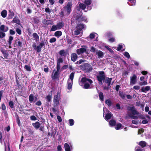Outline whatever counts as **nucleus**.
<instances>
[{
  "label": "nucleus",
  "mask_w": 151,
  "mask_h": 151,
  "mask_svg": "<svg viewBox=\"0 0 151 151\" xmlns=\"http://www.w3.org/2000/svg\"><path fill=\"white\" fill-rule=\"evenodd\" d=\"M57 150L58 151H61L62 147L60 145H58L57 147Z\"/></svg>",
  "instance_id": "nucleus-60"
},
{
  "label": "nucleus",
  "mask_w": 151,
  "mask_h": 151,
  "mask_svg": "<svg viewBox=\"0 0 151 151\" xmlns=\"http://www.w3.org/2000/svg\"><path fill=\"white\" fill-rule=\"evenodd\" d=\"M42 48L39 45L37 46L36 50L37 52H39L41 51V48Z\"/></svg>",
  "instance_id": "nucleus-48"
},
{
  "label": "nucleus",
  "mask_w": 151,
  "mask_h": 151,
  "mask_svg": "<svg viewBox=\"0 0 151 151\" xmlns=\"http://www.w3.org/2000/svg\"><path fill=\"white\" fill-rule=\"evenodd\" d=\"M122 127L121 124L120 123H118L116 125V126L115 127V128L116 130H119Z\"/></svg>",
  "instance_id": "nucleus-33"
},
{
  "label": "nucleus",
  "mask_w": 151,
  "mask_h": 151,
  "mask_svg": "<svg viewBox=\"0 0 151 151\" xmlns=\"http://www.w3.org/2000/svg\"><path fill=\"white\" fill-rule=\"evenodd\" d=\"M122 46L120 45H119L117 50L118 51L120 50H121L122 51H123L124 49L122 50Z\"/></svg>",
  "instance_id": "nucleus-55"
},
{
  "label": "nucleus",
  "mask_w": 151,
  "mask_h": 151,
  "mask_svg": "<svg viewBox=\"0 0 151 151\" xmlns=\"http://www.w3.org/2000/svg\"><path fill=\"white\" fill-rule=\"evenodd\" d=\"M16 31L17 33L19 35H20L21 33V30L19 28H17L16 29Z\"/></svg>",
  "instance_id": "nucleus-61"
},
{
  "label": "nucleus",
  "mask_w": 151,
  "mask_h": 151,
  "mask_svg": "<svg viewBox=\"0 0 151 151\" xmlns=\"http://www.w3.org/2000/svg\"><path fill=\"white\" fill-rule=\"evenodd\" d=\"M128 110L131 112V113L128 112V115L130 117L133 119L138 118L136 115H138L139 113L133 107H128Z\"/></svg>",
  "instance_id": "nucleus-2"
},
{
  "label": "nucleus",
  "mask_w": 151,
  "mask_h": 151,
  "mask_svg": "<svg viewBox=\"0 0 151 151\" xmlns=\"http://www.w3.org/2000/svg\"><path fill=\"white\" fill-rule=\"evenodd\" d=\"M150 87L149 86H146L145 88H141L142 91L146 93L147 91L150 90Z\"/></svg>",
  "instance_id": "nucleus-22"
},
{
  "label": "nucleus",
  "mask_w": 151,
  "mask_h": 151,
  "mask_svg": "<svg viewBox=\"0 0 151 151\" xmlns=\"http://www.w3.org/2000/svg\"><path fill=\"white\" fill-rule=\"evenodd\" d=\"M42 103L40 101H37L36 103V104L38 106H40L41 105Z\"/></svg>",
  "instance_id": "nucleus-64"
},
{
  "label": "nucleus",
  "mask_w": 151,
  "mask_h": 151,
  "mask_svg": "<svg viewBox=\"0 0 151 151\" xmlns=\"http://www.w3.org/2000/svg\"><path fill=\"white\" fill-rule=\"evenodd\" d=\"M95 34H96L95 33H92L90 35L89 37L91 39H93L95 36Z\"/></svg>",
  "instance_id": "nucleus-41"
},
{
  "label": "nucleus",
  "mask_w": 151,
  "mask_h": 151,
  "mask_svg": "<svg viewBox=\"0 0 151 151\" xmlns=\"http://www.w3.org/2000/svg\"><path fill=\"white\" fill-rule=\"evenodd\" d=\"M78 6L79 7L80 9L83 10H85L86 8V5L80 3L79 4Z\"/></svg>",
  "instance_id": "nucleus-31"
},
{
  "label": "nucleus",
  "mask_w": 151,
  "mask_h": 151,
  "mask_svg": "<svg viewBox=\"0 0 151 151\" xmlns=\"http://www.w3.org/2000/svg\"><path fill=\"white\" fill-rule=\"evenodd\" d=\"M138 122L139 121L137 119L133 120L132 121V123L135 124H137L138 123Z\"/></svg>",
  "instance_id": "nucleus-49"
},
{
  "label": "nucleus",
  "mask_w": 151,
  "mask_h": 151,
  "mask_svg": "<svg viewBox=\"0 0 151 151\" xmlns=\"http://www.w3.org/2000/svg\"><path fill=\"white\" fill-rule=\"evenodd\" d=\"M147 82L146 81H144L143 82H140L139 83L140 85L142 86L144 85H147Z\"/></svg>",
  "instance_id": "nucleus-56"
},
{
  "label": "nucleus",
  "mask_w": 151,
  "mask_h": 151,
  "mask_svg": "<svg viewBox=\"0 0 151 151\" xmlns=\"http://www.w3.org/2000/svg\"><path fill=\"white\" fill-rule=\"evenodd\" d=\"M123 54L124 56L127 58H130V56L128 52H124Z\"/></svg>",
  "instance_id": "nucleus-40"
},
{
  "label": "nucleus",
  "mask_w": 151,
  "mask_h": 151,
  "mask_svg": "<svg viewBox=\"0 0 151 151\" xmlns=\"http://www.w3.org/2000/svg\"><path fill=\"white\" fill-rule=\"evenodd\" d=\"M72 7V4L70 3H68L66 6V11L67 12V14H69L71 12Z\"/></svg>",
  "instance_id": "nucleus-12"
},
{
  "label": "nucleus",
  "mask_w": 151,
  "mask_h": 151,
  "mask_svg": "<svg viewBox=\"0 0 151 151\" xmlns=\"http://www.w3.org/2000/svg\"><path fill=\"white\" fill-rule=\"evenodd\" d=\"M9 105L11 108H12L14 107V104L12 101H10L9 102Z\"/></svg>",
  "instance_id": "nucleus-52"
},
{
  "label": "nucleus",
  "mask_w": 151,
  "mask_h": 151,
  "mask_svg": "<svg viewBox=\"0 0 151 151\" xmlns=\"http://www.w3.org/2000/svg\"><path fill=\"white\" fill-rule=\"evenodd\" d=\"M1 52L3 54L4 57H5V58L6 59H7L9 55L7 51L5 50H1Z\"/></svg>",
  "instance_id": "nucleus-25"
},
{
  "label": "nucleus",
  "mask_w": 151,
  "mask_h": 151,
  "mask_svg": "<svg viewBox=\"0 0 151 151\" xmlns=\"http://www.w3.org/2000/svg\"><path fill=\"white\" fill-rule=\"evenodd\" d=\"M135 151H145L143 149H141L138 146H137L135 148Z\"/></svg>",
  "instance_id": "nucleus-46"
},
{
  "label": "nucleus",
  "mask_w": 151,
  "mask_h": 151,
  "mask_svg": "<svg viewBox=\"0 0 151 151\" xmlns=\"http://www.w3.org/2000/svg\"><path fill=\"white\" fill-rule=\"evenodd\" d=\"M44 70L45 72H47L48 71V68L46 66H45L44 67Z\"/></svg>",
  "instance_id": "nucleus-51"
},
{
  "label": "nucleus",
  "mask_w": 151,
  "mask_h": 151,
  "mask_svg": "<svg viewBox=\"0 0 151 151\" xmlns=\"http://www.w3.org/2000/svg\"><path fill=\"white\" fill-rule=\"evenodd\" d=\"M96 54L98 56V58H100L103 57L104 53L101 51L100 50H98L96 52Z\"/></svg>",
  "instance_id": "nucleus-15"
},
{
  "label": "nucleus",
  "mask_w": 151,
  "mask_h": 151,
  "mask_svg": "<svg viewBox=\"0 0 151 151\" xmlns=\"http://www.w3.org/2000/svg\"><path fill=\"white\" fill-rule=\"evenodd\" d=\"M40 124L38 122L32 123V125L36 129H38L40 127Z\"/></svg>",
  "instance_id": "nucleus-19"
},
{
  "label": "nucleus",
  "mask_w": 151,
  "mask_h": 151,
  "mask_svg": "<svg viewBox=\"0 0 151 151\" xmlns=\"http://www.w3.org/2000/svg\"><path fill=\"white\" fill-rule=\"evenodd\" d=\"M13 40V37L12 36H10L9 37V41H8V44H9V45L10 46L12 44V42Z\"/></svg>",
  "instance_id": "nucleus-36"
},
{
  "label": "nucleus",
  "mask_w": 151,
  "mask_h": 151,
  "mask_svg": "<svg viewBox=\"0 0 151 151\" xmlns=\"http://www.w3.org/2000/svg\"><path fill=\"white\" fill-rule=\"evenodd\" d=\"M105 102L108 106H110L112 104V102L111 100L109 99H107L106 100Z\"/></svg>",
  "instance_id": "nucleus-29"
},
{
  "label": "nucleus",
  "mask_w": 151,
  "mask_h": 151,
  "mask_svg": "<svg viewBox=\"0 0 151 151\" xmlns=\"http://www.w3.org/2000/svg\"><path fill=\"white\" fill-rule=\"evenodd\" d=\"M24 68H25L27 71H31V67L29 66L25 65L24 67Z\"/></svg>",
  "instance_id": "nucleus-38"
},
{
  "label": "nucleus",
  "mask_w": 151,
  "mask_h": 151,
  "mask_svg": "<svg viewBox=\"0 0 151 151\" xmlns=\"http://www.w3.org/2000/svg\"><path fill=\"white\" fill-rule=\"evenodd\" d=\"M57 118L58 120V121L60 122L62 121V119L60 116H57Z\"/></svg>",
  "instance_id": "nucleus-58"
},
{
  "label": "nucleus",
  "mask_w": 151,
  "mask_h": 151,
  "mask_svg": "<svg viewBox=\"0 0 151 151\" xmlns=\"http://www.w3.org/2000/svg\"><path fill=\"white\" fill-rule=\"evenodd\" d=\"M91 51L92 52H96V49L93 47H91Z\"/></svg>",
  "instance_id": "nucleus-54"
},
{
  "label": "nucleus",
  "mask_w": 151,
  "mask_h": 151,
  "mask_svg": "<svg viewBox=\"0 0 151 151\" xmlns=\"http://www.w3.org/2000/svg\"><path fill=\"white\" fill-rule=\"evenodd\" d=\"M116 122L113 120H111L109 122V124L110 126H113L115 125Z\"/></svg>",
  "instance_id": "nucleus-32"
},
{
  "label": "nucleus",
  "mask_w": 151,
  "mask_h": 151,
  "mask_svg": "<svg viewBox=\"0 0 151 151\" xmlns=\"http://www.w3.org/2000/svg\"><path fill=\"white\" fill-rule=\"evenodd\" d=\"M64 23L62 22H60L56 25H53L50 29V31H53L58 29H60L62 28L64 26Z\"/></svg>",
  "instance_id": "nucleus-4"
},
{
  "label": "nucleus",
  "mask_w": 151,
  "mask_h": 151,
  "mask_svg": "<svg viewBox=\"0 0 151 151\" xmlns=\"http://www.w3.org/2000/svg\"><path fill=\"white\" fill-rule=\"evenodd\" d=\"M13 21L14 22L18 24H19L20 23L19 20L18 18L16 17H15L13 19Z\"/></svg>",
  "instance_id": "nucleus-37"
},
{
  "label": "nucleus",
  "mask_w": 151,
  "mask_h": 151,
  "mask_svg": "<svg viewBox=\"0 0 151 151\" xmlns=\"http://www.w3.org/2000/svg\"><path fill=\"white\" fill-rule=\"evenodd\" d=\"M105 77L104 73L103 71H101L99 72V74L97 76V78L100 84H102V81L105 80Z\"/></svg>",
  "instance_id": "nucleus-5"
},
{
  "label": "nucleus",
  "mask_w": 151,
  "mask_h": 151,
  "mask_svg": "<svg viewBox=\"0 0 151 151\" xmlns=\"http://www.w3.org/2000/svg\"><path fill=\"white\" fill-rule=\"evenodd\" d=\"M69 121L70 126H72L74 124V121L73 119H70L69 120Z\"/></svg>",
  "instance_id": "nucleus-45"
},
{
  "label": "nucleus",
  "mask_w": 151,
  "mask_h": 151,
  "mask_svg": "<svg viewBox=\"0 0 151 151\" xmlns=\"http://www.w3.org/2000/svg\"><path fill=\"white\" fill-rule=\"evenodd\" d=\"M14 15V14L12 12L10 14H9V19L12 18L13 17Z\"/></svg>",
  "instance_id": "nucleus-53"
},
{
  "label": "nucleus",
  "mask_w": 151,
  "mask_h": 151,
  "mask_svg": "<svg viewBox=\"0 0 151 151\" xmlns=\"http://www.w3.org/2000/svg\"><path fill=\"white\" fill-rule=\"evenodd\" d=\"M81 31L79 29H78L76 28V30L74 31V34L75 35H78L80 34Z\"/></svg>",
  "instance_id": "nucleus-42"
},
{
  "label": "nucleus",
  "mask_w": 151,
  "mask_h": 151,
  "mask_svg": "<svg viewBox=\"0 0 151 151\" xmlns=\"http://www.w3.org/2000/svg\"><path fill=\"white\" fill-rule=\"evenodd\" d=\"M1 108L3 110H4L6 109V106L4 104H2Z\"/></svg>",
  "instance_id": "nucleus-62"
},
{
  "label": "nucleus",
  "mask_w": 151,
  "mask_h": 151,
  "mask_svg": "<svg viewBox=\"0 0 151 151\" xmlns=\"http://www.w3.org/2000/svg\"><path fill=\"white\" fill-rule=\"evenodd\" d=\"M55 35L58 37H59L62 35V32L60 31H58L55 33Z\"/></svg>",
  "instance_id": "nucleus-24"
},
{
  "label": "nucleus",
  "mask_w": 151,
  "mask_h": 151,
  "mask_svg": "<svg viewBox=\"0 0 151 151\" xmlns=\"http://www.w3.org/2000/svg\"><path fill=\"white\" fill-rule=\"evenodd\" d=\"M109 41L111 42H113L115 41V39L112 37L109 39Z\"/></svg>",
  "instance_id": "nucleus-63"
},
{
  "label": "nucleus",
  "mask_w": 151,
  "mask_h": 151,
  "mask_svg": "<svg viewBox=\"0 0 151 151\" xmlns=\"http://www.w3.org/2000/svg\"><path fill=\"white\" fill-rule=\"evenodd\" d=\"M16 43L17 44V45L18 46L21 47L22 46V42L19 40H17L16 41Z\"/></svg>",
  "instance_id": "nucleus-35"
},
{
  "label": "nucleus",
  "mask_w": 151,
  "mask_h": 151,
  "mask_svg": "<svg viewBox=\"0 0 151 151\" xmlns=\"http://www.w3.org/2000/svg\"><path fill=\"white\" fill-rule=\"evenodd\" d=\"M42 23L45 25L52 24H53V21L52 20L46 19L43 20Z\"/></svg>",
  "instance_id": "nucleus-13"
},
{
  "label": "nucleus",
  "mask_w": 151,
  "mask_h": 151,
  "mask_svg": "<svg viewBox=\"0 0 151 151\" xmlns=\"http://www.w3.org/2000/svg\"><path fill=\"white\" fill-rule=\"evenodd\" d=\"M56 41V38L55 37H53L50 39V42L52 43L55 42Z\"/></svg>",
  "instance_id": "nucleus-47"
},
{
  "label": "nucleus",
  "mask_w": 151,
  "mask_h": 151,
  "mask_svg": "<svg viewBox=\"0 0 151 151\" xmlns=\"http://www.w3.org/2000/svg\"><path fill=\"white\" fill-rule=\"evenodd\" d=\"M30 118L31 120H37V118L34 116H30Z\"/></svg>",
  "instance_id": "nucleus-50"
},
{
  "label": "nucleus",
  "mask_w": 151,
  "mask_h": 151,
  "mask_svg": "<svg viewBox=\"0 0 151 151\" xmlns=\"http://www.w3.org/2000/svg\"><path fill=\"white\" fill-rule=\"evenodd\" d=\"M1 15L3 18L6 17L7 15V11L6 10H4L2 11L1 13Z\"/></svg>",
  "instance_id": "nucleus-26"
},
{
  "label": "nucleus",
  "mask_w": 151,
  "mask_h": 151,
  "mask_svg": "<svg viewBox=\"0 0 151 151\" xmlns=\"http://www.w3.org/2000/svg\"><path fill=\"white\" fill-rule=\"evenodd\" d=\"M91 3V0H85L84 1V3L86 5L88 6L90 5Z\"/></svg>",
  "instance_id": "nucleus-39"
},
{
  "label": "nucleus",
  "mask_w": 151,
  "mask_h": 151,
  "mask_svg": "<svg viewBox=\"0 0 151 151\" xmlns=\"http://www.w3.org/2000/svg\"><path fill=\"white\" fill-rule=\"evenodd\" d=\"M112 80L111 78H106V82L108 83V85L109 86L110 85V83Z\"/></svg>",
  "instance_id": "nucleus-28"
},
{
  "label": "nucleus",
  "mask_w": 151,
  "mask_h": 151,
  "mask_svg": "<svg viewBox=\"0 0 151 151\" xmlns=\"http://www.w3.org/2000/svg\"><path fill=\"white\" fill-rule=\"evenodd\" d=\"M60 99V92L58 91L56 94L55 95L53 98V105L54 107H57L58 106Z\"/></svg>",
  "instance_id": "nucleus-3"
},
{
  "label": "nucleus",
  "mask_w": 151,
  "mask_h": 151,
  "mask_svg": "<svg viewBox=\"0 0 151 151\" xmlns=\"http://www.w3.org/2000/svg\"><path fill=\"white\" fill-rule=\"evenodd\" d=\"M59 71L60 70L58 71L57 69L56 70H54L52 75V79H56L59 78L58 73Z\"/></svg>",
  "instance_id": "nucleus-10"
},
{
  "label": "nucleus",
  "mask_w": 151,
  "mask_h": 151,
  "mask_svg": "<svg viewBox=\"0 0 151 151\" xmlns=\"http://www.w3.org/2000/svg\"><path fill=\"white\" fill-rule=\"evenodd\" d=\"M8 30V27L4 25H2L0 27V30L3 32H6Z\"/></svg>",
  "instance_id": "nucleus-16"
},
{
  "label": "nucleus",
  "mask_w": 151,
  "mask_h": 151,
  "mask_svg": "<svg viewBox=\"0 0 151 151\" xmlns=\"http://www.w3.org/2000/svg\"><path fill=\"white\" fill-rule=\"evenodd\" d=\"M65 53V51L64 50H62L60 51L59 52L60 55L61 56H63L64 55Z\"/></svg>",
  "instance_id": "nucleus-44"
},
{
  "label": "nucleus",
  "mask_w": 151,
  "mask_h": 151,
  "mask_svg": "<svg viewBox=\"0 0 151 151\" xmlns=\"http://www.w3.org/2000/svg\"><path fill=\"white\" fill-rule=\"evenodd\" d=\"M71 59L73 62L75 61L77 58V55L75 53H73L71 55Z\"/></svg>",
  "instance_id": "nucleus-17"
},
{
  "label": "nucleus",
  "mask_w": 151,
  "mask_h": 151,
  "mask_svg": "<svg viewBox=\"0 0 151 151\" xmlns=\"http://www.w3.org/2000/svg\"><path fill=\"white\" fill-rule=\"evenodd\" d=\"M88 47L85 45L81 46V48L78 49L76 50L77 54L78 55L81 54L84 52L87 53L88 51Z\"/></svg>",
  "instance_id": "nucleus-7"
},
{
  "label": "nucleus",
  "mask_w": 151,
  "mask_h": 151,
  "mask_svg": "<svg viewBox=\"0 0 151 151\" xmlns=\"http://www.w3.org/2000/svg\"><path fill=\"white\" fill-rule=\"evenodd\" d=\"M133 88L135 90H139L140 88V87L138 86H135L133 87Z\"/></svg>",
  "instance_id": "nucleus-57"
},
{
  "label": "nucleus",
  "mask_w": 151,
  "mask_h": 151,
  "mask_svg": "<svg viewBox=\"0 0 151 151\" xmlns=\"http://www.w3.org/2000/svg\"><path fill=\"white\" fill-rule=\"evenodd\" d=\"M74 77V73H71L67 82L68 88L69 90L71 89L72 88L73 83V79Z\"/></svg>",
  "instance_id": "nucleus-6"
},
{
  "label": "nucleus",
  "mask_w": 151,
  "mask_h": 151,
  "mask_svg": "<svg viewBox=\"0 0 151 151\" xmlns=\"http://www.w3.org/2000/svg\"><path fill=\"white\" fill-rule=\"evenodd\" d=\"M46 99L48 101H50L52 99L51 95L50 94H49L47 96Z\"/></svg>",
  "instance_id": "nucleus-43"
},
{
  "label": "nucleus",
  "mask_w": 151,
  "mask_h": 151,
  "mask_svg": "<svg viewBox=\"0 0 151 151\" xmlns=\"http://www.w3.org/2000/svg\"><path fill=\"white\" fill-rule=\"evenodd\" d=\"M33 37L34 40L36 42H38L39 40V37L38 35L36 33H34L33 34Z\"/></svg>",
  "instance_id": "nucleus-18"
},
{
  "label": "nucleus",
  "mask_w": 151,
  "mask_h": 151,
  "mask_svg": "<svg viewBox=\"0 0 151 151\" xmlns=\"http://www.w3.org/2000/svg\"><path fill=\"white\" fill-rule=\"evenodd\" d=\"M84 27V26L82 23H80L79 24H78L76 27V28L80 30H81Z\"/></svg>",
  "instance_id": "nucleus-21"
},
{
  "label": "nucleus",
  "mask_w": 151,
  "mask_h": 151,
  "mask_svg": "<svg viewBox=\"0 0 151 151\" xmlns=\"http://www.w3.org/2000/svg\"><path fill=\"white\" fill-rule=\"evenodd\" d=\"M129 1L131 3V4H130L129 2L128 3V4H129V5L133 6L135 5L136 3L135 0H129Z\"/></svg>",
  "instance_id": "nucleus-34"
},
{
  "label": "nucleus",
  "mask_w": 151,
  "mask_h": 151,
  "mask_svg": "<svg viewBox=\"0 0 151 151\" xmlns=\"http://www.w3.org/2000/svg\"><path fill=\"white\" fill-rule=\"evenodd\" d=\"M63 61V60L62 59L60 58H59L57 63V70L58 71L60 70V63H62Z\"/></svg>",
  "instance_id": "nucleus-14"
},
{
  "label": "nucleus",
  "mask_w": 151,
  "mask_h": 151,
  "mask_svg": "<svg viewBox=\"0 0 151 151\" xmlns=\"http://www.w3.org/2000/svg\"><path fill=\"white\" fill-rule=\"evenodd\" d=\"M137 76H136L134 74L132 76L130 77V84L132 85H133L135 84L137 81Z\"/></svg>",
  "instance_id": "nucleus-9"
},
{
  "label": "nucleus",
  "mask_w": 151,
  "mask_h": 151,
  "mask_svg": "<svg viewBox=\"0 0 151 151\" xmlns=\"http://www.w3.org/2000/svg\"><path fill=\"white\" fill-rule=\"evenodd\" d=\"M99 96L100 99L102 101H104V95L103 93L101 92H100L99 93Z\"/></svg>",
  "instance_id": "nucleus-30"
},
{
  "label": "nucleus",
  "mask_w": 151,
  "mask_h": 151,
  "mask_svg": "<svg viewBox=\"0 0 151 151\" xmlns=\"http://www.w3.org/2000/svg\"><path fill=\"white\" fill-rule=\"evenodd\" d=\"M34 100V96L32 94H31L29 96V100L30 103L33 102Z\"/></svg>",
  "instance_id": "nucleus-27"
},
{
  "label": "nucleus",
  "mask_w": 151,
  "mask_h": 151,
  "mask_svg": "<svg viewBox=\"0 0 151 151\" xmlns=\"http://www.w3.org/2000/svg\"><path fill=\"white\" fill-rule=\"evenodd\" d=\"M104 111V115H106L105 119L107 120H108L110 119L112 116V114L111 112H108L107 113L108 110L105 107H104L103 108Z\"/></svg>",
  "instance_id": "nucleus-8"
},
{
  "label": "nucleus",
  "mask_w": 151,
  "mask_h": 151,
  "mask_svg": "<svg viewBox=\"0 0 151 151\" xmlns=\"http://www.w3.org/2000/svg\"><path fill=\"white\" fill-rule=\"evenodd\" d=\"M105 47L107 49H108L109 51V52H113V50L111 48H110L108 46H105Z\"/></svg>",
  "instance_id": "nucleus-59"
},
{
  "label": "nucleus",
  "mask_w": 151,
  "mask_h": 151,
  "mask_svg": "<svg viewBox=\"0 0 151 151\" xmlns=\"http://www.w3.org/2000/svg\"><path fill=\"white\" fill-rule=\"evenodd\" d=\"M64 148L65 151H70V146L68 143H65Z\"/></svg>",
  "instance_id": "nucleus-20"
},
{
  "label": "nucleus",
  "mask_w": 151,
  "mask_h": 151,
  "mask_svg": "<svg viewBox=\"0 0 151 151\" xmlns=\"http://www.w3.org/2000/svg\"><path fill=\"white\" fill-rule=\"evenodd\" d=\"M83 68L86 72H89L91 71L92 69L91 66L88 63H85L84 65Z\"/></svg>",
  "instance_id": "nucleus-11"
},
{
  "label": "nucleus",
  "mask_w": 151,
  "mask_h": 151,
  "mask_svg": "<svg viewBox=\"0 0 151 151\" xmlns=\"http://www.w3.org/2000/svg\"><path fill=\"white\" fill-rule=\"evenodd\" d=\"M139 145L141 146L143 148L146 146L147 143L145 141H142L139 142Z\"/></svg>",
  "instance_id": "nucleus-23"
},
{
  "label": "nucleus",
  "mask_w": 151,
  "mask_h": 151,
  "mask_svg": "<svg viewBox=\"0 0 151 151\" xmlns=\"http://www.w3.org/2000/svg\"><path fill=\"white\" fill-rule=\"evenodd\" d=\"M92 81L90 79L86 78H83L81 81H79V84L81 86H83V88L85 89L90 88L92 87Z\"/></svg>",
  "instance_id": "nucleus-1"
}]
</instances>
